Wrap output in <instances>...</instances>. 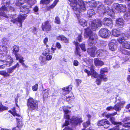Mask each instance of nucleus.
I'll use <instances>...</instances> for the list:
<instances>
[{
  "mask_svg": "<svg viewBox=\"0 0 130 130\" xmlns=\"http://www.w3.org/2000/svg\"><path fill=\"white\" fill-rule=\"evenodd\" d=\"M87 36L89 37L88 40V44L89 46L92 45L96 42V40L97 39V36L96 34L92 33V32L90 29V27H88L86 29L85 32V37L87 38Z\"/></svg>",
  "mask_w": 130,
  "mask_h": 130,
  "instance_id": "4",
  "label": "nucleus"
},
{
  "mask_svg": "<svg viewBox=\"0 0 130 130\" xmlns=\"http://www.w3.org/2000/svg\"><path fill=\"white\" fill-rule=\"evenodd\" d=\"M97 6H98V11L99 12V10L101 11V12L104 14L106 15L107 14L112 17L113 13H115L113 11L114 9L111 10L109 6H104L100 3V4H97Z\"/></svg>",
  "mask_w": 130,
  "mask_h": 130,
  "instance_id": "5",
  "label": "nucleus"
},
{
  "mask_svg": "<svg viewBox=\"0 0 130 130\" xmlns=\"http://www.w3.org/2000/svg\"><path fill=\"white\" fill-rule=\"evenodd\" d=\"M52 58V56L51 55H49V54L46 55V60H50Z\"/></svg>",
  "mask_w": 130,
  "mask_h": 130,
  "instance_id": "56",
  "label": "nucleus"
},
{
  "mask_svg": "<svg viewBox=\"0 0 130 130\" xmlns=\"http://www.w3.org/2000/svg\"><path fill=\"white\" fill-rule=\"evenodd\" d=\"M55 22L58 24H59L60 22V19L58 17H56L55 19Z\"/></svg>",
  "mask_w": 130,
  "mask_h": 130,
  "instance_id": "55",
  "label": "nucleus"
},
{
  "mask_svg": "<svg viewBox=\"0 0 130 130\" xmlns=\"http://www.w3.org/2000/svg\"><path fill=\"white\" fill-rule=\"evenodd\" d=\"M106 120L104 119H103L99 121L98 123V126H101L103 125L104 124V122H105Z\"/></svg>",
  "mask_w": 130,
  "mask_h": 130,
  "instance_id": "44",
  "label": "nucleus"
},
{
  "mask_svg": "<svg viewBox=\"0 0 130 130\" xmlns=\"http://www.w3.org/2000/svg\"><path fill=\"white\" fill-rule=\"evenodd\" d=\"M49 90L48 89H45L43 91V99L44 100L45 99H46L47 98L48 93V91Z\"/></svg>",
  "mask_w": 130,
  "mask_h": 130,
  "instance_id": "37",
  "label": "nucleus"
},
{
  "mask_svg": "<svg viewBox=\"0 0 130 130\" xmlns=\"http://www.w3.org/2000/svg\"><path fill=\"white\" fill-rule=\"evenodd\" d=\"M13 62L12 58L10 56L8 55L6 57V60L4 61V65L10 67L12 65Z\"/></svg>",
  "mask_w": 130,
  "mask_h": 130,
  "instance_id": "19",
  "label": "nucleus"
},
{
  "mask_svg": "<svg viewBox=\"0 0 130 130\" xmlns=\"http://www.w3.org/2000/svg\"><path fill=\"white\" fill-rule=\"evenodd\" d=\"M113 0H105L104 3L107 5H110L113 2Z\"/></svg>",
  "mask_w": 130,
  "mask_h": 130,
  "instance_id": "47",
  "label": "nucleus"
},
{
  "mask_svg": "<svg viewBox=\"0 0 130 130\" xmlns=\"http://www.w3.org/2000/svg\"><path fill=\"white\" fill-rule=\"evenodd\" d=\"M59 0H55L53 3L48 8L49 9H51L53 8L56 5L57 3L58 2Z\"/></svg>",
  "mask_w": 130,
  "mask_h": 130,
  "instance_id": "39",
  "label": "nucleus"
},
{
  "mask_svg": "<svg viewBox=\"0 0 130 130\" xmlns=\"http://www.w3.org/2000/svg\"><path fill=\"white\" fill-rule=\"evenodd\" d=\"M104 120H105V122H104V125H107L108 126L107 127H105L107 128L109 126V122L106 119H104Z\"/></svg>",
  "mask_w": 130,
  "mask_h": 130,
  "instance_id": "59",
  "label": "nucleus"
},
{
  "mask_svg": "<svg viewBox=\"0 0 130 130\" xmlns=\"http://www.w3.org/2000/svg\"><path fill=\"white\" fill-rule=\"evenodd\" d=\"M78 19L79 22L81 25L84 27L86 25V22L85 20L82 19H79V18H78Z\"/></svg>",
  "mask_w": 130,
  "mask_h": 130,
  "instance_id": "32",
  "label": "nucleus"
},
{
  "mask_svg": "<svg viewBox=\"0 0 130 130\" xmlns=\"http://www.w3.org/2000/svg\"><path fill=\"white\" fill-rule=\"evenodd\" d=\"M42 29L43 31L45 30L46 31H50L51 30V26L49 21H47L42 23Z\"/></svg>",
  "mask_w": 130,
  "mask_h": 130,
  "instance_id": "16",
  "label": "nucleus"
},
{
  "mask_svg": "<svg viewBox=\"0 0 130 130\" xmlns=\"http://www.w3.org/2000/svg\"><path fill=\"white\" fill-rule=\"evenodd\" d=\"M19 67V63L17 62L16 64L12 67L8 68L7 69V71L8 74L12 73L13 71L15 69L17 68H18Z\"/></svg>",
  "mask_w": 130,
  "mask_h": 130,
  "instance_id": "22",
  "label": "nucleus"
},
{
  "mask_svg": "<svg viewBox=\"0 0 130 130\" xmlns=\"http://www.w3.org/2000/svg\"><path fill=\"white\" fill-rule=\"evenodd\" d=\"M102 26V21L100 19H96L91 22L90 27L93 30H95L96 28Z\"/></svg>",
  "mask_w": 130,
  "mask_h": 130,
  "instance_id": "10",
  "label": "nucleus"
},
{
  "mask_svg": "<svg viewBox=\"0 0 130 130\" xmlns=\"http://www.w3.org/2000/svg\"><path fill=\"white\" fill-rule=\"evenodd\" d=\"M74 44L76 46V50L75 52V53L76 55H78L80 57V55L79 52L80 49L78 46L79 43L78 42H76Z\"/></svg>",
  "mask_w": 130,
  "mask_h": 130,
  "instance_id": "30",
  "label": "nucleus"
},
{
  "mask_svg": "<svg viewBox=\"0 0 130 130\" xmlns=\"http://www.w3.org/2000/svg\"><path fill=\"white\" fill-rule=\"evenodd\" d=\"M104 52L102 50H98L97 52H96V54L98 55H100L101 53H102L103 52Z\"/></svg>",
  "mask_w": 130,
  "mask_h": 130,
  "instance_id": "61",
  "label": "nucleus"
},
{
  "mask_svg": "<svg viewBox=\"0 0 130 130\" xmlns=\"http://www.w3.org/2000/svg\"><path fill=\"white\" fill-rule=\"evenodd\" d=\"M15 55L16 60H19L20 63L24 61L23 57L19 54L15 53Z\"/></svg>",
  "mask_w": 130,
  "mask_h": 130,
  "instance_id": "28",
  "label": "nucleus"
},
{
  "mask_svg": "<svg viewBox=\"0 0 130 130\" xmlns=\"http://www.w3.org/2000/svg\"><path fill=\"white\" fill-rule=\"evenodd\" d=\"M126 8L125 5L116 4L115 6V12H124L125 11Z\"/></svg>",
  "mask_w": 130,
  "mask_h": 130,
  "instance_id": "13",
  "label": "nucleus"
},
{
  "mask_svg": "<svg viewBox=\"0 0 130 130\" xmlns=\"http://www.w3.org/2000/svg\"><path fill=\"white\" fill-rule=\"evenodd\" d=\"M108 70L107 68H103L101 69L100 70V74L105 75L104 74L106 73H108Z\"/></svg>",
  "mask_w": 130,
  "mask_h": 130,
  "instance_id": "33",
  "label": "nucleus"
},
{
  "mask_svg": "<svg viewBox=\"0 0 130 130\" xmlns=\"http://www.w3.org/2000/svg\"><path fill=\"white\" fill-rule=\"evenodd\" d=\"M91 75H92V77L97 78L96 80V83L98 85L100 84L102 79L105 81H107V78L106 75L99 74L95 71L91 74Z\"/></svg>",
  "mask_w": 130,
  "mask_h": 130,
  "instance_id": "7",
  "label": "nucleus"
},
{
  "mask_svg": "<svg viewBox=\"0 0 130 130\" xmlns=\"http://www.w3.org/2000/svg\"><path fill=\"white\" fill-rule=\"evenodd\" d=\"M63 110L64 112V118L68 119L65 120V122L63 125V126H64L68 125L69 124V120L70 118L71 113L70 111L66 109H63Z\"/></svg>",
  "mask_w": 130,
  "mask_h": 130,
  "instance_id": "11",
  "label": "nucleus"
},
{
  "mask_svg": "<svg viewBox=\"0 0 130 130\" xmlns=\"http://www.w3.org/2000/svg\"><path fill=\"white\" fill-rule=\"evenodd\" d=\"M68 0V3L72 7L74 13L78 18L82 15L80 12L86 11L87 9L86 4L88 3L87 1H84L82 0Z\"/></svg>",
  "mask_w": 130,
  "mask_h": 130,
  "instance_id": "2",
  "label": "nucleus"
},
{
  "mask_svg": "<svg viewBox=\"0 0 130 130\" xmlns=\"http://www.w3.org/2000/svg\"><path fill=\"white\" fill-rule=\"evenodd\" d=\"M78 62L76 60H75L74 61L73 64L76 66H77L78 65Z\"/></svg>",
  "mask_w": 130,
  "mask_h": 130,
  "instance_id": "62",
  "label": "nucleus"
},
{
  "mask_svg": "<svg viewBox=\"0 0 130 130\" xmlns=\"http://www.w3.org/2000/svg\"><path fill=\"white\" fill-rule=\"evenodd\" d=\"M27 105L29 110H35L38 107L37 102L34 99L30 98L28 100Z\"/></svg>",
  "mask_w": 130,
  "mask_h": 130,
  "instance_id": "9",
  "label": "nucleus"
},
{
  "mask_svg": "<svg viewBox=\"0 0 130 130\" xmlns=\"http://www.w3.org/2000/svg\"><path fill=\"white\" fill-rule=\"evenodd\" d=\"M113 109H114V107L111 106L108 107L106 108V110L108 111L111 110Z\"/></svg>",
  "mask_w": 130,
  "mask_h": 130,
  "instance_id": "60",
  "label": "nucleus"
},
{
  "mask_svg": "<svg viewBox=\"0 0 130 130\" xmlns=\"http://www.w3.org/2000/svg\"><path fill=\"white\" fill-rule=\"evenodd\" d=\"M8 108L7 107L3 106L1 102H0V112L3 111L8 110Z\"/></svg>",
  "mask_w": 130,
  "mask_h": 130,
  "instance_id": "34",
  "label": "nucleus"
},
{
  "mask_svg": "<svg viewBox=\"0 0 130 130\" xmlns=\"http://www.w3.org/2000/svg\"><path fill=\"white\" fill-rule=\"evenodd\" d=\"M128 38V36H126L125 34H123L121 35L119 39H118V41L120 44L122 45L123 48L130 49V42L125 41Z\"/></svg>",
  "mask_w": 130,
  "mask_h": 130,
  "instance_id": "6",
  "label": "nucleus"
},
{
  "mask_svg": "<svg viewBox=\"0 0 130 130\" xmlns=\"http://www.w3.org/2000/svg\"><path fill=\"white\" fill-rule=\"evenodd\" d=\"M33 10L35 14H38V13L39 8L37 6H35L33 8Z\"/></svg>",
  "mask_w": 130,
  "mask_h": 130,
  "instance_id": "51",
  "label": "nucleus"
},
{
  "mask_svg": "<svg viewBox=\"0 0 130 130\" xmlns=\"http://www.w3.org/2000/svg\"><path fill=\"white\" fill-rule=\"evenodd\" d=\"M9 112L11 113L14 116H18V114H17L15 112V108H13L11 110H9Z\"/></svg>",
  "mask_w": 130,
  "mask_h": 130,
  "instance_id": "40",
  "label": "nucleus"
},
{
  "mask_svg": "<svg viewBox=\"0 0 130 130\" xmlns=\"http://www.w3.org/2000/svg\"><path fill=\"white\" fill-rule=\"evenodd\" d=\"M4 61L0 60V69H3L5 68V66H3V64H4Z\"/></svg>",
  "mask_w": 130,
  "mask_h": 130,
  "instance_id": "52",
  "label": "nucleus"
},
{
  "mask_svg": "<svg viewBox=\"0 0 130 130\" xmlns=\"http://www.w3.org/2000/svg\"><path fill=\"white\" fill-rule=\"evenodd\" d=\"M38 85L37 84H36L35 85L32 87V89L33 91H36L38 89Z\"/></svg>",
  "mask_w": 130,
  "mask_h": 130,
  "instance_id": "50",
  "label": "nucleus"
},
{
  "mask_svg": "<svg viewBox=\"0 0 130 130\" xmlns=\"http://www.w3.org/2000/svg\"><path fill=\"white\" fill-rule=\"evenodd\" d=\"M26 2V0H17L15 5L17 6L20 7L22 5L24 4Z\"/></svg>",
  "mask_w": 130,
  "mask_h": 130,
  "instance_id": "29",
  "label": "nucleus"
},
{
  "mask_svg": "<svg viewBox=\"0 0 130 130\" xmlns=\"http://www.w3.org/2000/svg\"><path fill=\"white\" fill-rule=\"evenodd\" d=\"M24 60L21 62L20 63H21V64L24 67L26 68H27L28 66L25 64L24 63Z\"/></svg>",
  "mask_w": 130,
  "mask_h": 130,
  "instance_id": "64",
  "label": "nucleus"
},
{
  "mask_svg": "<svg viewBox=\"0 0 130 130\" xmlns=\"http://www.w3.org/2000/svg\"><path fill=\"white\" fill-rule=\"evenodd\" d=\"M121 51L123 54L125 55H130V51H129L127 50L124 49H121Z\"/></svg>",
  "mask_w": 130,
  "mask_h": 130,
  "instance_id": "43",
  "label": "nucleus"
},
{
  "mask_svg": "<svg viewBox=\"0 0 130 130\" xmlns=\"http://www.w3.org/2000/svg\"><path fill=\"white\" fill-rule=\"evenodd\" d=\"M18 122V127L21 128L23 125L22 122V121H17Z\"/></svg>",
  "mask_w": 130,
  "mask_h": 130,
  "instance_id": "49",
  "label": "nucleus"
},
{
  "mask_svg": "<svg viewBox=\"0 0 130 130\" xmlns=\"http://www.w3.org/2000/svg\"><path fill=\"white\" fill-rule=\"evenodd\" d=\"M95 12L94 10L91 9L88 11L87 14L88 17H91L93 15L95 14Z\"/></svg>",
  "mask_w": 130,
  "mask_h": 130,
  "instance_id": "35",
  "label": "nucleus"
},
{
  "mask_svg": "<svg viewBox=\"0 0 130 130\" xmlns=\"http://www.w3.org/2000/svg\"><path fill=\"white\" fill-rule=\"evenodd\" d=\"M118 45V43L115 39L112 40L109 44V48L112 51H113L116 49Z\"/></svg>",
  "mask_w": 130,
  "mask_h": 130,
  "instance_id": "17",
  "label": "nucleus"
},
{
  "mask_svg": "<svg viewBox=\"0 0 130 130\" xmlns=\"http://www.w3.org/2000/svg\"><path fill=\"white\" fill-rule=\"evenodd\" d=\"M52 0H42L40 2L41 4H48Z\"/></svg>",
  "mask_w": 130,
  "mask_h": 130,
  "instance_id": "41",
  "label": "nucleus"
},
{
  "mask_svg": "<svg viewBox=\"0 0 130 130\" xmlns=\"http://www.w3.org/2000/svg\"><path fill=\"white\" fill-rule=\"evenodd\" d=\"M96 48L95 47L89 48L87 50L89 54L92 57H94L95 55V51Z\"/></svg>",
  "mask_w": 130,
  "mask_h": 130,
  "instance_id": "23",
  "label": "nucleus"
},
{
  "mask_svg": "<svg viewBox=\"0 0 130 130\" xmlns=\"http://www.w3.org/2000/svg\"><path fill=\"white\" fill-rule=\"evenodd\" d=\"M19 51V46H18L15 45L13 47V52L15 54V53H17Z\"/></svg>",
  "mask_w": 130,
  "mask_h": 130,
  "instance_id": "45",
  "label": "nucleus"
},
{
  "mask_svg": "<svg viewBox=\"0 0 130 130\" xmlns=\"http://www.w3.org/2000/svg\"><path fill=\"white\" fill-rule=\"evenodd\" d=\"M28 4V6H24L20 8L21 13L18 18H15V15H12L9 18V20L13 23H14L17 22H18L20 23L19 26H22V23L25 20V17L22 15H25L28 13L29 11V8L31 7L32 5L35 4L36 2V0H27Z\"/></svg>",
  "mask_w": 130,
  "mask_h": 130,
  "instance_id": "1",
  "label": "nucleus"
},
{
  "mask_svg": "<svg viewBox=\"0 0 130 130\" xmlns=\"http://www.w3.org/2000/svg\"><path fill=\"white\" fill-rule=\"evenodd\" d=\"M56 47L59 49H60L61 48V45L60 43L59 42H57L56 44Z\"/></svg>",
  "mask_w": 130,
  "mask_h": 130,
  "instance_id": "58",
  "label": "nucleus"
},
{
  "mask_svg": "<svg viewBox=\"0 0 130 130\" xmlns=\"http://www.w3.org/2000/svg\"><path fill=\"white\" fill-rule=\"evenodd\" d=\"M50 49L48 48H46L44 50L42 53L43 54L46 56L49 54Z\"/></svg>",
  "mask_w": 130,
  "mask_h": 130,
  "instance_id": "42",
  "label": "nucleus"
},
{
  "mask_svg": "<svg viewBox=\"0 0 130 130\" xmlns=\"http://www.w3.org/2000/svg\"><path fill=\"white\" fill-rule=\"evenodd\" d=\"M116 23L118 26L119 28H122L123 27L124 25V21L122 19L119 18L116 20Z\"/></svg>",
  "mask_w": 130,
  "mask_h": 130,
  "instance_id": "21",
  "label": "nucleus"
},
{
  "mask_svg": "<svg viewBox=\"0 0 130 130\" xmlns=\"http://www.w3.org/2000/svg\"><path fill=\"white\" fill-rule=\"evenodd\" d=\"M102 22L104 25L108 26L111 28L113 27V22L110 18H105L103 20Z\"/></svg>",
  "mask_w": 130,
  "mask_h": 130,
  "instance_id": "15",
  "label": "nucleus"
},
{
  "mask_svg": "<svg viewBox=\"0 0 130 130\" xmlns=\"http://www.w3.org/2000/svg\"><path fill=\"white\" fill-rule=\"evenodd\" d=\"M8 42V41L6 38H4L2 40V42L4 44H7Z\"/></svg>",
  "mask_w": 130,
  "mask_h": 130,
  "instance_id": "53",
  "label": "nucleus"
},
{
  "mask_svg": "<svg viewBox=\"0 0 130 130\" xmlns=\"http://www.w3.org/2000/svg\"><path fill=\"white\" fill-rule=\"evenodd\" d=\"M115 102L117 103L115 105L114 109L117 111H120L122 108H123V105L125 104V102L120 97H117Z\"/></svg>",
  "mask_w": 130,
  "mask_h": 130,
  "instance_id": "8",
  "label": "nucleus"
},
{
  "mask_svg": "<svg viewBox=\"0 0 130 130\" xmlns=\"http://www.w3.org/2000/svg\"><path fill=\"white\" fill-rule=\"evenodd\" d=\"M112 35L114 36L119 37V38L121 37V35L122 34H125L124 33H120V31L117 29H115L112 30Z\"/></svg>",
  "mask_w": 130,
  "mask_h": 130,
  "instance_id": "25",
  "label": "nucleus"
},
{
  "mask_svg": "<svg viewBox=\"0 0 130 130\" xmlns=\"http://www.w3.org/2000/svg\"><path fill=\"white\" fill-rule=\"evenodd\" d=\"M15 116L17 117L16 118L17 121H22V117L20 115L18 114V116Z\"/></svg>",
  "mask_w": 130,
  "mask_h": 130,
  "instance_id": "54",
  "label": "nucleus"
},
{
  "mask_svg": "<svg viewBox=\"0 0 130 130\" xmlns=\"http://www.w3.org/2000/svg\"><path fill=\"white\" fill-rule=\"evenodd\" d=\"M117 112H115L112 114H108L106 115V117L107 118H109L110 120L111 123L113 124H120L121 125L122 123L121 122H116L115 121V118L113 116L117 114Z\"/></svg>",
  "mask_w": 130,
  "mask_h": 130,
  "instance_id": "14",
  "label": "nucleus"
},
{
  "mask_svg": "<svg viewBox=\"0 0 130 130\" xmlns=\"http://www.w3.org/2000/svg\"><path fill=\"white\" fill-rule=\"evenodd\" d=\"M56 39L57 40L63 41L64 42L66 43L69 42V39L63 35H61L57 36Z\"/></svg>",
  "mask_w": 130,
  "mask_h": 130,
  "instance_id": "26",
  "label": "nucleus"
},
{
  "mask_svg": "<svg viewBox=\"0 0 130 130\" xmlns=\"http://www.w3.org/2000/svg\"><path fill=\"white\" fill-rule=\"evenodd\" d=\"M2 0L3 1L2 3L5 4L0 8V18L1 16L8 18V16L5 13V12L8 11H14V8L10 6L11 4L10 0H8L6 2H4L5 0Z\"/></svg>",
  "mask_w": 130,
  "mask_h": 130,
  "instance_id": "3",
  "label": "nucleus"
},
{
  "mask_svg": "<svg viewBox=\"0 0 130 130\" xmlns=\"http://www.w3.org/2000/svg\"><path fill=\"white\" fill-rule=\"evenodd\" d=\"M40 64L41 66L44 65L46 63L45 58L42 57H40L39 58Z\"/></svg>",
  "mask_w": 130,
  "mask_h": 130,
  "instance_id": "36",
  "label": "nucleus"
},
{
  "mask_svg": "<svg viewBox=\"0 0 130 130\" xmlns=\"http://www.w3.org/2000/svg\"><path fill=\"white\" fill-rule=\"evenodd\" d=\"M99 34L102 38H107L109 34V30L106 28H102L100 30Z\"/></svg>",
  "mask_w": 130,
  "mask_h": 130,
  "instance_id": "12",
  "label": "nucleus"
},
{
  "mask_svg": "<svg viewBox=\"0 0 130 130\" xmlns=\"http://www.w3.org/2000/svg\"><path fill=\"white\" fill-rule=\"evenodd\" d=\"M79 46L81 48L82 50L84 51H86V49L85 48V44H80Z\"/></svg>",
  "mask_w": 130,
  "mask_h": 130,
  "instance_id": "46",
  "label": "nucleus"
},
{
  "mask_svg": "<svg viewBox=\"0 0 130 130\" xmlns=\"http://www.w3.org/2000/svg\"><path fill=\"white\" fill-rule=\"evenodd\" d=\"M0 74L3 76L4 77H8L10 75L9 74L7 73V72L5 71H0Z\"/></svg>",
  "mask_w": 130,
  "mask_h": 130,
  "instance_id": "38",
  "label": "nucleus"
},
{
  "mask_svg": "<svg viewBox=\"0 0 130 130\" xmlns=\"http://www.w3.org/2000/svg\"><path fill=\"white\" fill-rule=\"evenodd\" d=\"M94 62L95 65L96 66H101L104 64L103 61L99 60L98 58H95L94 59Z\"/></svg>",
  "mask_w": 130,
  "mask_h": 130,
  "instance_id": "27",
  "label": "nucleus"
},
{
  "mask_svg": "<svg viewBox=\"0 0 130 130\" xmlns=\"http://www.w3.org/2000/svg\"><path fill=\"white\" fill-rule=\"evenodd\" d=\"M130 120V117H127L125 118L122 120V122L124 123L123 126L125 127H130V122L128 121Z\"/></svg>",
  "mask_w": 130,
  "mask_h": 130,
  "instance_id": "20",
  "label": "nucleus"
},
{
  "mask_svg": "<svg viewBox=\"0 0 130 130\" xmlns=\"http://www.w3.org/2000/svg\"><path fill=\"white\" fill-rule=\"evenodd\" d=\"M90 121L89 120L86 122L84 123L83 124L84 127L85 128L87 127L90 124Z\"/></svg>",
  "mask_w": 130,
  "mask_h": 130,
  "instance_id": "48",
  "label": "nucleus"
},
{
  "mask_svg": "<svg viewBox=\"0 0 130 130\" xmlns=\"http://www.w3.org/2000/svg\"><path fill=\"white\" fill-rule=\"evenodd\" d=\"M119 125H117L113 128L111 129L110 130H119Z\"/></svg>",
  "mask_w": 130,
  "mask_h": 130,
  "instance_id": "57",
  "label": "nucleus"
},
{
  "mask_svg": "<svg viewBox=\"0 0 130 130\" xmlns=\"http://www.w3.org/2000/svg\"><path fill=\"white\" fill-rule=\"evenodd\" d=\"M128 8L129 10V12L126 13L124 15V19L127 20L130 19V8H128Z\"/></svg>",
  "mask_w": 130,
  "mask_h": 130,
  "instance_id": "31",
  "label": "nucleus"
},
{
  "mask_svg": "<svg viewBox=\"0 0 130 130\" xmlns=\"http://www.w3.org/2000/svg\"><path fill=\"white\" fill-rule=\"evenodd\" d=\"M72 86L69 85L68 86L63 88H62L63 92V94L65 95L66 94L68 93L69 92L71 91L72 90Z\"/></svg>",
  "mask_w": 130,
  "mask_h": 130,
  "instance_id": "24",
  "label": "nucleus"
},
{
  "mask_svg": "<svg viewBox=\"0 0 130 130\" xmlns=\"http://www.w3.org/2000/svg\"><path fill=\"white\" fill-rule=\"evenodd\" d=\"M71 122L72 123L77 125L82 122V119L77 116H73L71 119Z\"/></svg>",
  "mask_w": 130,
  "mask_h": 130,
  "instance_id": "18",
  "label": "nucleus"
},
{
  "mask_svg": "<svg viewBox=\"0 0 130 130\" xmlns=\"http://www.w3.org/2000/svg\"><path fill=\"white\" fill-rule=\"evenodd\" d=\"M78 40L79 41L81 42L82 41V37L80 35H79L78 37Z\"/></svg>",
  "mask_w": 130,
  "mask_h": 130,
  "instance_id": "63",
  "label": "nucleus"
}]
</instances>
